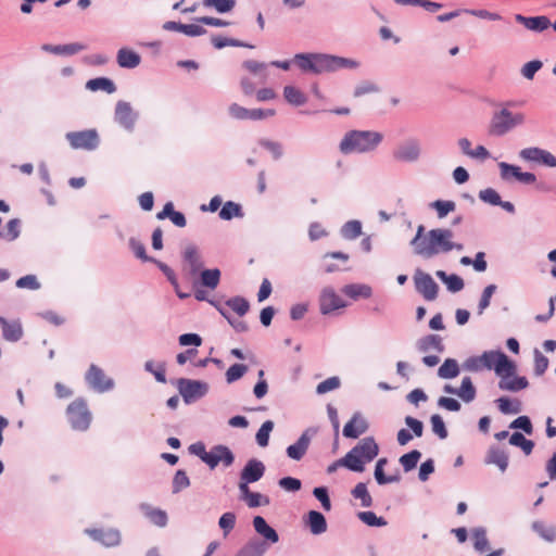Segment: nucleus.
Instances as JSON below:
<instances>
[{
	"mask_svg": "<svg viewBox=\"0 0 556 556\" xmlns=\"http://www.w3.org/2000/svg\"><path fill=\"white\" fill-rule=\"evenodd\" d=\"M453 236V231L448 228H433L426 232L425 226L419 225L409 244L415 255L424 260H430L440 253L464 249L462 243L452 241Z\"/></svg>",
	"mask_w": 556,
	"mask_h": 556,
	"instance_id": "1",
	"label": "nucleus"
},
{
	"mask_svg": "<svg viewBox=\"0 0 556 556\" xmlns=\"http://www.w3.org/2000/svg\"><path fill=\"white\" fill-rule=\"evenodd\" d=\"M293 61L302 72L314 75L344 68L355 70L359 66L356 60L328 53H296Z\"/></svg>",
	"mask_w": 556,
	"mask_h": 556,
	"instance_id": "2",
	"label": "nucleus"
},
{
	"mask_svg": "<svg viewBox=\"0 0 556 556\" xmlns=\"http://www.w3.org/2000/svg\"><path fill=\"white\" fill-rule=\"evenodd\" d=\"M517 105L516 101L495 103L488 134L492 137H503L526 123V115L521 112H513L510 109Z\"/></svg>",
	"mask_w": 556,
	"mask_h": 556,
	"instance_id": "3",
	"label": "nucleus"
},
{
	"mask_svg": "<svg viewBox=\"0 0 556 556\" xmlns=\"http://www.w3.org/2000/svg\"><path fill=\"white\" fill-rule=\"evenodd\" d=\"M383 135L375 130H350L339 144L343 154L368 153L377 149L382 142Z\"/></svg>",
	"mask_w": 556,
	"mask_h": 556,
	"instance_id": "4",
	"label": "nucleus"
},
{
	"mask_svg": "<svg viewBox=\"0 0 556 556\" xmlns=\"http://www.w3.org/2000/svg\"><path fill=\"white\" fill-rule=\"evenodd\" d=\"M379 454V445L374 437L363 438L352 450L345 454L346 463H351L354 472H363L365 464L374 460Z\"/></svg>",
	"mask_w": 556,
	"mask_h": 556,
	"instance_id": "5",
	"label": "nucleus"
},
{
	"mask_svg": "<svg viewBox=\"0 0 556 556\" xmlns=\"http://www.w3.org/2000/svg\"><path fill=\"white\" fill-rule=\"evenodd\" d=\"M176 387L184 402L189 405L204 397L210 390L205 381L179 378L176 380Z\"/></svg>",
	"mask_w": 556,
	"mask_h": 556,
	"instance_id": "6",
	"label": "nucleus"
},
{
	"mask_svg": "<svg viewBox=\"0 0 556 556\" xmlns=\"http://www.w3.org/2000/svg\"><path fill=\"white\" fill-rule=\"evenodd\" d=\"M66 415L71 427L77 431H85L91 422V413L88 409L87 402L79 397L73 401L66 409Z\"/></svg>",
	"mask_w": 556,
	"mask_h": 556,
	"instance_id": "7",
	"label": "nucleus"
},
{
	"mask_svg": "<svg viewBox=\"0 0 556 556\" xmlns=\"http://www.w3.org/2000/svg\"><path fill=\"white\" fill-rule=\"evenodd\" d=\"M65 137L73 149L93 151L100 144L99 134L96 129L71 131Z\"/></svg>",
	"mask_w": 556,
	"mask_h": 556,
	"instance_id": "8",
	"label": "nucleus"
},
{
	"mask_svg": "<svg viewBox=\"0 0 556 556\" xmlns=\"http://www.w3.org/2000/svg\"><path fill=\"white\" fill-rule=\"evenodd\" d=\"M392 155L401 163H416L421 156V143L417 138H408L393 150Z\"/></svg>",
	"mask_w": 556,
	"mask_h": 556,
	"instance_id": "9",
	"label": "nucleus"
},
{
	"mask_svg": "<svg viewBox=\"0 0 556 556\" xmlns=\"http://www.w3.org/2000/svg\"><path fill=\"white\" fill-rule=\"evenodd\" d=\"M139 114L135 112L127 101H117L114 110V121L126 131L132 132Z\"/></svg>",
	"mask_w": 556,
	"mask_h": 556,
	"instance_id": "10",
	"label": "nucleus"
},
{
	"mask_svg": "<svg viewBox=\"0 0 556 556\" xmlns=\"http://www.w3.org/2000/svg\"><path fill=\"white\" fill-rule=\"evenodd\" d=\"M415 289L425 300L434 301L438 298L439 286L430 274L417 269L414 275Z\"/></svg>",
	"mask_w": 556,
	"mask_h": 556,
	"instance_id": "11",
	"label": "nucleus"
},
{
	"mask_svg": "<svg viewBox=\"0 0 556 556\" xmlns=\"http://www.w3.org/2000/svg\"><path fill=\"white\" fill-rule=\"evenodd\" d=\"M202 462L211 469L217 467L219 463H223L225 467H230L235 462V455L227 445L217 444L206 453L205 457H202Z\"/></svg>",
	"mask_w": 556,
	"mask_h": 556,
	"instance_id": "12",
	"label": "nucleus"
},
{
	"mask_svg": "<svg viewBox=\"0 0 556 556\" xmlns=\"http://www.w3.org/2000/svg\"><path fill=\"white\" fill-rule=\"evenodd\" d=\"M85 379L89 387L99 393L110 391L114 388L113 379L108 378L104 371L94 364L90 365Z\"/></svg>",
	"mask_w": 556,
	"mask_h": 556,
	"instance_id": "13",
	"label": "nucleus"
},
{
	"mask_svg": "<svg viewBox=\"0 0 556 556\" xmlns=\"http://www.w3.org/2000/svg\"><path fill=\"white\" fill-rule=\"evenodd\" d=\"M229 114L236 119L260 121L275 115L273 109H247L237 103L229 106Z\"/></svg>",
	"mask_w": 556,
	"mask_h": 556,
	"instance_id": "14",
	"label": "nucleus"
},
{
	"mask_svg": "<svg viewBox=\"0 0 556 556\" xmlns=\"http://www.w3.org/2000/svg\"><path fill=\"white\" fill-rule=\"evenodd\" d=\"M85 533L105 547H114L121 543V533L116 529H86Z\"/></svg>",
	"mask_w": 556,
	"mask_h": 556,
	"instance_id": "15",
	"label": "nucleus"
},
{
	"mask_svg": "<svg viewBox=\"0 0 556 556\" xmlns=\"http://www.w3.org/2000/svg\"><path fill=\"white\" fill-rule=\"evenodd\" d=\"M404 422L410 431L404 428L397 431L396 440L401 446L406 445L414 437L420 438L424 433V424L419 419L406 416Z\"/></svg>",
	"mask_w": 556,
	"mask_h": 556,
	"instance_id": "16",
	"label": "nucleus"
},
{
	"mask_svg": "<svg viewBox=\"0 0 556 556\" xmlns=\"http://www.w3.org/2000/svg\"><path fill=\"white\" fill-rule=\"evenodd\" d=\"M519 156L528 162H538L548 167H556V156H554L551 152L538 147L522 149L519 152Z\"/></svg>",
	"mask_w": 556,
	"mask_h": 556,
	"instance_id": "17",
	"label": "nucleus"
},
{
	"mask_svg": "<svg viewBox=\"0 0 556 556\" xmlns=\"http://www.w3.org/2000/svg\"><path fill=\"white\" fill-rule=\"evenodd\" d=\"M345 306L344 301L330 287L324 288L319 298V308L323 315H328Z\"/></svg>",
	"mask_w": 556,
	"mask_h": 556,
	"instance_id": "18",
	"label": "nucleus"
},
{
	"mask_svg": "<svg viewBox=\"0 0 556 556\" xmlns=\"http://www.w3.org/2000/svg\"><path fill=\"white\" fill-rule=\"evenodd\" d=\"M368 422L359 412L353 414L352 418L343 427V435L349 439H357L368 430Z\"/></svg>",
	"mask_w": 556,
	"mask_h": 556,
	"instance_id": "19",
	"label": "nucleus"
},
{
	"mask_svg": "<svg viewBox=\"0 0 556 556\" xmlns=\"http://www.w3.org/2000/svg\"><path fill=\"white\" fill-rule=\"evenodd\" d=\"M265 465L256 458H251L247 462L240 472V479L250 483L257 482L265 473Z\"/></svg>",
	"mask_w": 556,
	"mask_h": 556,
	"instance_id": "20",
	"label": "nucleus"
},
{
	"mask_svg": "<svg viewBox=\"0 0 556 556\" xmlns=\"http://www.w3.org/2000/svg\"><path fill=\"white\" fill-rule=\"evenodd\" d=\"M484 463L486 465H495L501 472H505L508 468L509 456L508 453L500 446L491 445L485 454Z\"/></svg>",
	"mask_w": 556,
	"mask_h": 556,
	"instance_id": "21",
	"label": "nucleus"
},
{
	"mask_svg": "<svg viewBox=\"0 0 556 556\" xmlns=\"http://www.w3.org/2000/svg\"><path fill=\"white\" fill-rule=\"evenodd\" d=\"M515 20L517 23L523 25L527 29L535 33H542L551 26V21L545 15L528 17L522 14H516Z\"/></svg>",
	"mask_w": 556,
	"mask_h": 556,
	"instance_id": "22",
	"label": "nucleus"
},
{
	"mask_svg": "<svg viewBox=\"0 0 556 556\" xmlns=\"http://www.w3.org/2000/svg\"><path fill=\"white\" fill-rule=\"evenodd\" d=\"M308 433L309 429L305 430L295 443L287 447L286 453L289 458L299 462L304 457L311 444V435Z\"/></svg>",
	"mask_w": 556,
	"mask_h": 556,
	"instance_id": "23",
	"label": "nucleus"
},
{
	"mask_svg": "<svg viewBox=\"0 0 556 556\" xmlns=\"http://www.w3.org/2000/svg\"><path fill=\"white\" fill-rule=\"evenodd\" d=\"M182 260L189 265V275L195 276L203 267L201 255L194 244H189L182 252Z\"/></svg>",
	"mask_w": 556,
	"mask_h": 556,
	"instance_id": "24",
	"label": "nucleus"
},
{
	"mask_svg": "<svg viewBox=\"0 0 556 556\" xmlns=\"http://www.w3.org/2000/svg\"><path fill=\"white\" fill-rule=\"evenodd\" d=\"M253 527L255 531L265 539L266 543L275 544L279 541L277 531L270 527L262 516L253 518Z\"/></svg>",
	"mask_w": 556,
	"mask_h": 556,
	"instance_id": "25",
	"label": "nucleus"
},
{
	"mask_svg": "<svg viewBox=\"0 0 556 556\" xmlns=\"http://www.w3.org/2000/svg\"><path fill=\"white\" fill-rule=\"evenodd\" d=\"M416 348L421 353H427L431 350H434L438 353H442L444 351L443 340L439 334H427L421 337L417 341Z\"/></svg>",
	"mask_w": 556,
	"mask_h": 556,
	"instance_id": "26",
	"label": "nucleus"
},
{
	"mask_svg": "<svg viewBox=\"0 0 556 556\" xmlns=\"http://www.w3.org/2000/svg\"><path fill=\"white\" fill-rule=\"evenodd\" d=\"M0 326L2 328L3 338L11 342L18 341L23 336L22 325L18 321H9L0 316Z\"/></svg>",
	"mask_w": 556,
	"mask_h": 556,
	"instance_id": "27",
	"label": "nucleus"
},
{
	"mask_svg": "<svg viewBox=\"0 0 556 556\" xmlns=\"http://www.w3.org/2000/svg\"><path fill=\"white\" fill-rule=\"evenodd\" d=\"M117 64L123 68H135L137 67L141 62V56L136 51L128 49V48H122L117 52Z\"/></svg>",
	"mask_w": 556,
	"mask_h": 556,
	"instance_id": "28",
	"label": "nucleus"
},
{
	"mask_svg": "<svg viewBox=\"0 0 556 556\" xmlns=\"http://www.w3.org/2000/svg\"><path fill=\"white\" fill-rule=\"evenodd\" d=\"M41 49L46 52L53 54L73 55L86 49V46L79 42L66 43V45H49L45 43Z\"/></svg>",
	"mask_w": 556,
	"mask_h": 556,
	"instance_id": "29",
	"label": "nucleus"
},
{
	"mask_svg": "<svg viewBox=\"0 0 556 556\" xmlns=\"http://www.w3.org/2000/svg\"><path fill=\"white\" fill-rule=\"evenodd\" d=\"M306 526L314 535H319L327 531V520L325 516L317 510H309L306 518Z\"/></svg>",
	"mask_w": 556,
	"mask_h": 556,
	"instance_id": "30",
	"label": "nucleus"
},
{
	"mask_svg": "<svg viewBox=\"0 0 556 556\" xmlns=\"http://www.w3.org/2000/svg\"><path fill=\"white\" fill-rule=\"evenodd\" d=\"M529 386L526 377L516 376L502 377L498 381V388L502 391L518 392L526 389Z\"/></svg>",
	"mask_w": 556,
	"mask_h": 556,
	"instance_id": "31",
	"label": "nucleus"
},
{
	"mask_svg": "<svg viewBox=\"0 0 556 556\" xmlns=\"http://www.w3.org/2000/svg\"><path fill=\"white\" fill-rule=\"evenodd\" d=\"M268 548V544L258 539L250 540L244 544L235 556H263Z\"/></svg>",
	"mask_w": 556,
	"mask_h": 556,
	"instance_id": "32",
	"label": "nucleus"
},
{
	"mask_svg": "<svg viewBox=\"0 0 556 556\" xmlns=\"http://www.w3.org/2000/svg\"><path fill=\"white\" fill-rule=\"evenodd\" d=\"M517 366L516 364L508 358V356L500 351V355L497 362L494 364V371L497 376L502 377H511L516 374Z\"/></svg>",
	"mask_w": 556,
	"mask_h": 556,
	"instance_id": "33",
	"label": "nucleus"
},
{
	"mask_svg": "<svg viewBox=\"0 0 556 556\" xmlns=\"http://www.w3.org/2000/svg\"><path fill=\"white\" fill-rule=\"evenodd\" d=\"M199 275L200 285L211 290H214L219 285L222 273L218 268H210L200 270Z\"/></svg>",
	"mask_w": 556,
	"mask_h": 556,
	"instance_id": "34",
	"label": "nucleus"
},
{
	"mask_svg": "<svg viewBox=\"0 0 556 556\" xmlns=\"http://www.w3.org/2000/svg\"><path fill=\"white\" fill-rule=\"evenodd\" d=\"M342 291L346 296L353 300H357L358 298L368 299L372 294L371 287L361 283L346 285L343 287Z\"/></svg>",
	"mask_w": 556,
	"mask_h": 556,
	"instance_id": "35",
	"label": "nucleus"
},
{
	"mask_svg": "<svg viewBox=\"0 0 556 556\" xmlns=\"http://www.w3.org/2000/svg\"><path fill=\"white\" fill-rule=\"evenodd\" d=\"M86 88L91 91H105L106 93L111 94L116 91V85L114 81L108 77H97L89 79L86 84Z\"/></svg>",
	"mask_w": 556,
	"mask_h": 556,
	"instance_id": "36",
	"label": "nucleus"
},
{
	"mask_svg": "<svg viewBox=\"0 0 556 556\" xmlns=\"http://www.w3.org/2000/svg\"><path fill=\"white\" fill-rule=\"evenodd\" d=\"M532 530L544 541L553 543L556 541V528L552 525H546L541 520L533 521L531 525Z\"/></svg>",
	"mask_w": 556,
	"mask_h": 556,
	"instance_id": "37",
	"label": "nucleus"
},
{
	"mask_svg": "<svg viewBox=\"0 0 556 556\" xmlns=\"http://www.w3.org/2000/svg\"><path fill=\"white\" fill-rule=\"evenodd\" d=\"M457 396H459L465 403H470L476 399L477 390L469 376L462 379L460 387L457 388Z\"/></svg>",
	"mask_w": 556,
	"mask_h": 556,
	"instance_id": "38",
	"label": "nucleus"
},
{
	"mask_svg": "<svg viewBox=\"0 0 556 556\" xmlns=\"http://www.w3.org/2000/svg\"><path fill=\"white\" fill-rule=\"evenodd\" d=\"M459 375V366L456 359L446 358L438 369V376L442 379H453Z\"/></svg>",
	"mask_w": 556,
	"mask_h": 556,
	"instance_id": "39",
	"label": "nucleus"
},
{
	"mask_svg": "<svg viewBox=\"0 0 556 556\" xmlns=\"http://www.w3.org/2000/svg\"><path fill=\"white\" fill-rule=\"evenodd\" d=\"M21 235V220L18 218H12L10 219L5 228L0 231V238L5 241H14L16 240Z\"/></svg>",
	"mask_w": 556,
	"mask_h": 556,
	"instance_id": "40",
	"label": "nucleus"
},
{
	"mask_svg": "<svg viewBox=\"0 0 556 556\" xmlns=\"http://www.w3.org/2000/svg\"><path fill=\"white\" fill-rule=\"evenodd\" d=\"M509 444L520 447L526 455H530L534 447V442L527 439L523 433L516 431L509 437Z\"/></svg>",
	"mask_w": 556,
	"mask_h": 556,
	"instance_id": "41",
	"label": "nucleus"
},
{
	"mask_svg": "<svg viewBox=\"0 0 556 556\" xmlns=\"http://www.w3.org/2000/svg\"><path fill=\"white\" fill-rule=\"evenodd\" d=\"M495 403L500 412L504 415L518 414L521 412V402L518 400L511 401L507 396L498 397Z\"/></svg>",
	"mask_w": 556,
	"mask_h": 556,
	"instance_id": "42",
	"label": "nucleus"
},
{
	"mask_svg": "<svg viewBox=\"0 0 556 556\" xmlns=\"http://www.w3.org/2000/svg\"><path fill=\"white\" fill-rule=\"evenodd\" d=\"M393 1L400 5L421 7L430 13H435L443 8L442 3L430 1V0H393Z\"/></svg>",
	"mask_w": 556,
	"mask_h": 556,
	"instance_id": "43",
	"label": "nucleus"
},
{
	"mask_svg": "<svg viewBox=\"0 0 556 556\" xmlns=\"http://www.w3.org/2000/svg\"><path fill=\"white\" fill-rule=\"evenodd\" d=\"M340 235L346 240H354L362 235V223L353 219L346 222L340 229Z\"/></svg>",
	"mask_w": 556,
	"mask_h": 556,
	"instance_id": "44",
	"label": "nucleus"
},
{
	"mask_svg": "<svg viewBox=\"0 0 556 556\" xmlns=\"http://www.w3.org/2000/svg\"><path fill=\"white\" fill-rule=\"evenodd\" d=\"M242 216L243 212L241 205L232 201L225 202L219 211V217L223 220H230L233 217Z\"/></svg>",
	"mask_w": 556,
	"mask_h": 556,
	"instance_id": "45",
	"label": "nucleus"
},
{
	"mask_svg": "<svg viewBox=\"0 0 556 556\" xmlns=\"http://www.w3.org/2000/svg\"><path fill=\"white\" fill-rule=\"evenodd\" d=\"M285 99L292 105L300 106L306 103L305 94L294 86H286L283 88Z\"/></svg>",
	"mask_w": 556,
	"mask_h": 556,
	"instance_id": "46",
	"label": "nucleus"
},
{
	"mask_svg": "<svg viewBox=\"0 0 556 556\" xmlns=\"http://www.w3.org/2000/svg\"><path fill=\"white\" fill-rule=\"evenodd\" d=\"M211 41H212V45L214 46V48H216V49H223L225 47H243V48H249V49L254 48V46L243 42L241 40L233 39V38H226V37L217 36V35L213 36Z\"/></svg>",
	"mask_w": 556,
	"mask_h": 556,
	"instance_id": "47",
	"label": "nucleus"
},
{
	"mask_svg": "<svg viewBox=\"0 0 556 556\" xmlns=\"http://www.w3.org/2000/svg\"><path fill=\"white\" fill-rule=\"evenodd\" d=\"M473 547L477 552L483 553L490 548L486 531L482 527L472 529Z\"/></svg>",
	"mask_w": 556,
	"mask_h": 556,
	"instance_id": "48",
	"label": "nucleus"
},
{
	"mask_svg": "<svg viewBox=\"0 0 556 556\" xmlns=\"http://www.w3.org/2000/svg\"><path fill=\"white\" fill-rule=\"evenodd\" d=\"M420 458L421 452L418 450H412L410 452L402 455L399 463L402 465L405 472H409L416 468Z\"/></svg>",
	"mask_w": 556,
	"mask_h": 556,
	"instance_id": "49",
	"label": "nucleus"
},
{
	"mask_svg": "<svg viewBox=\"0 0 556 556\" xmlns=\"http://www.w3.org/2000/svg\"><path fill=\"white\" fill-rule=\"evenodd\" d=\"M225 304L239 316L245 315L250 309L249 301L240 295L228 299Z\"/></svg>",
	"mask_w": 556,
	"mask_h": 556,
	"instance_id": "50",
	"label": "nucleus"
},
{
	"mask_svg": "<svg viewBox=\"0 0 556 556\" xmlns=\"http://www.w3.org/2000/svg\"><path fill=\"white\" fill-rule=\"evenodd\" d=\"M275 427L274 421L266 420L256 432L255 440L261 447H266L269 443V435Z\"/></svg>",
	"mask_w": 556,
	"mask_h": 556,
	"instance_id": "51",
	"label": "nucleus"
},
{
	"mask_svg": "<svg viewBox=\"0 0 556 556\" xmlns=\"http://www.w3.org/2000/svg\"><path fill=\"white\" fill-rule=\"evenodd\" d=\"M351 494L353 497L361 500L363 507H370L372 505V498L364 482H358L351 491Z\"/></svg>",
	"mask_w": 556,
	"mask_h": 556,
	"instance_id": "52",
	"label": "nucleus"
},
{
	"mask_svg": "<svg viewBox=\"0 0 556 556\" xmlns=\"http://www.w3.org/2000/svg\"><path fill=\"white\" fill-rule=\"evenodd\" d=\"M430 207L437 211L439 218H444L451 212L455 211L456 204L451 200H435L430 203Z\"/></svg>",
	"mask_w": 556,
	"mask_h": 556,
	"instance_id": "53",
	"label": "nucleus"
},
{
	"mask_svg": "<svg viewBox=\"0 0 556 556\" xmlns=\"http://www.w3.org/2000/svg\"><path fill=\"white\" fill-rule=\"evenodd\" d=\"M190 485V479L182 469L176 471L173 478L172 492L177 494Z\"/></svg>",
	"mask_w": 556,
	"mask_h": 556,
	"instance_id": "54",
	"label": "nucleus"
},
{
	"mask_svg": "<svg viewBox=\"0 0 556 556\" xmlns=\"http://www.w3.org/2000/svg\"><path fill=\"white\" fill-rule=\"evenodd\" d=\"M203 5L213 8L218 13H228L236 7V0H203Z\"/></svg>",
	"mask_w": 556,
	"mask_h": 556,
	"instance_id": "55",
	"label": "nucleus"
},
{
	"mask_svg": "<svg viewBox=\"0 0 556 556\" xmlns=\"http://www.w3.org/2000/svg\"><path fill=\"white\" fill-rule=\"evenodd\" d=\"M357 517L369 527H384L388 525L383 517H378L374 511L370 510L359 511Z\"/></svg>",
	"mask_w": 556,
	"mask_h": 556,
	"instance_id": "56",
	"label": "nucleus"
},
{
	"mask_svg": "<svg viewBox=\"0 0 556 556\" xmlns=\"http://www.w3.org/2000/svg\"><path fill=\"white\" fill-rule=\"evenodd\" d=\"M129 248L136 255V257L140 258L142 262L154 263L156 258L149 256L146 252V247L142 242L131 237L129 239Z\"/></svg>",
	"mask_w": 556,
	"mask_h": 556,
	"instance_id": "57",
	"label": "nucleus"
},
{
	"mask_svg": "<svg viewBox=\"0 0 556 556\" xmlns=\"http://www.w3.org/2000/svg\"><path fill=\"white\" fill-rule=\"evenodd\" d=\"M248 370L249 368L244 364L231 365L225 375L227 383H233L235 381L241 379Z\"/></svg>",
	"mask_w": 556,
	"mask_h": 556,
	"instance_id": "58",
	"label": "nucleus"
},
{
	"mask_svg": "<svg viewBox=\"0 0 556 556\" xmlns=\"http://www.w3.org/2000/svg\"><path fill=\"white\" fill-rule=\"evenodd\" d=\"M509 429L521 430L526 434L531 435L533 433V426L531 419L526 416H519L509 424Z\"/></svg>",
	"mask_w": 556,
	"mask_h": 556,
	"instance_id": "59",
	"label": "nucleus"
},
{
	"mask_svg": "<svg viewBox=\"0 0 556 556\" xmlns=\"http://www.w3.org/2000/svg\"><path fill=\"white\" fill-rule=\"evenodd\" d=\"M431 428L434 434L439 437V439L444 440L447 438L448 432L445 427L443 418L439 414H434L430 417Z\"/></svg>",
	"mask_w": 556,
	"mask_h": 556,
	"instance_id": "60",
	"label": "nucleus"
},
{
	"mask_svg": "<svg viewBox=\"0 0 556 556\" xmlns=\"http://www.w3.org/2000/svg\"><path fill=\"white\" fill-rule=\"evenodd\" d=\"M542 66H543L542 61L532 60V61H529L526 64H523V66L520 70V73L525 78L532 80L534 78L536 72H539L542 68Z\"/></svg>",
	"mask_w": 556,
	"mask_h": 556,
	"instance_id": "61",
	"label": "nucleus"
},
{
	"mask_svg": "<svg viewBox=\"0 0 556 556\" xmlns=\"http://www.w3.org/2000/svg\"><path fill=\"white\" fill-rule=\"evenodd\" d=\"M236 514L231 511L224 513L218 520L219 528L224 531L226 536L236 526Z\"/></svg>",
	"mask_w": 556,
	"mask_h": 556,
	"instance_id": "62",
	"label": "nucleus"
},
{
	"mask_svg": "<svg viewBox=\"0 0 556 556\" xmlns=\"http://www.w3.org/2000/svg\"><path fill=\"white\" fill-rule=\"evenodd\" d=\"M479 199L493 206L501 204V195L493 188H486L479 191Z\"/></svg>",
	"mask_w": 556,
	"mask_h": 556,
	"instance_id": "63",
	"label": "nucleus"
},
{
	"mask_svg": "<svg viewBox=\"0 0 556 556\" xmlns=\"http://www.w3.org/2000/svg\"><path fill=\"white\" fill-rule=\"evenodd\" d=\"M147 516L150 521L157 527H165L167 525L168 518L165 510L151 508L147 511Z\"/></svg>",
	"mask_w": 556,
	"mask_h": 556,
	"instance_id": "64",
	"label": "nucleus"
}]
</instances>
